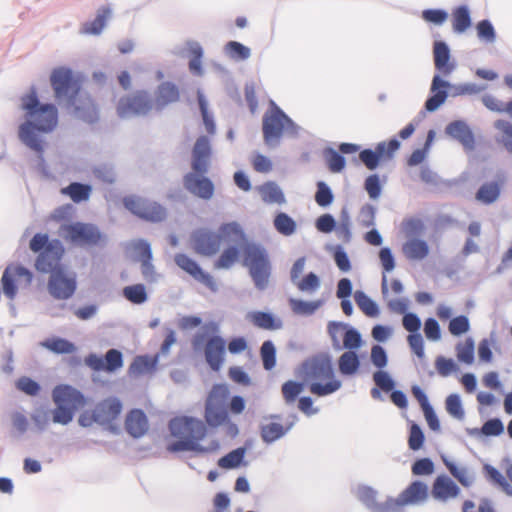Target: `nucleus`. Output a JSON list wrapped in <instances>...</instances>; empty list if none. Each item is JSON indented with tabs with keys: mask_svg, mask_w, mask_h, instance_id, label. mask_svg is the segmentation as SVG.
Returning <instances> with one entry per match:
<instances>
[{
	"mask_svg": "<svg viewBox=\"0 0 512 512\" xmlns=\"http://www.w3.org/2000/svg\"><path fill=\"white\" fill-rule=\"evenodd\" d=\"M222 239L240 244L243 265L259 290L268 286L271 275V262L267 251L258 244L248 242L241 226L236 222L220 226L219 234L207 229H198L191 236L192 249L201 256H213L221 247Z\"/></svg>",
	"mask_w": 512,
	"mask_h": 512,
	"instance_id": "1",
	"label": "nucleus"
},
{
	"mask_svg": "<svg viewBox=\"0 0 512 512\" xmlns=\"http://www.w3.org/2000/svg\"><path fill=\"white\" fill-rule=\"evenodd\" d=\"M22 109L29 119L19 127V138L39 155H42L44 143L38 138L37 131L50 132L58 123L57 109L53 104H40L35 89L22 97Z\"/></svg>",
	"mask_w": 512,
	"mask_h": 512,
	"instance_id": "2",
	"label": "nucleus"
},
{
	"mask_svg": "<svg viewBox=\"0 0 512 512\" xmlns=\"http://www.w3.org/2000/svg\"><path fill=\"white\" fill-rule=\"evenodd\" d=\"M169 430L173 437L178 438V441L168 445L167 449L170 452L194 451L205 453L219 447L216 441L208 448L199 444L207 434V426L200 419L187 416L173 418L169 422Z\"/></svg>",
	"mask_w": 512,
	"mask_h": 512,
	"instance_id": "3",
	"label": "nucleus"
},
{
	"mask_svg": "<svg viewBox=\"0 0 512 512\" xmlns=\"http://www.w3.org/2000/svg\"><path fill=\"white\" fill-rule=\"evenodd\" d=\"M210 155L209 139L205 136L199 137L193 148L192 169L194 172L187 173L183 179L184 186L190 193L206 200L213 196L214 185L210 179L200 175L208 171Z\"/></svg>",
	"mask_w": 512,
	"mask_h": 512,
	"instance_id": "4",
	"label": "nucleus"
},
{
	"mask_svg": "<svg viewBox=\"0 0 512 512\" xmlns=\"http://www.w3.org/2000/svg\"><path fill=\"white\" fill-rule=\"evenodd\" d=\"M303 378L311 382L309 390L313 395L323 397L338 391L341 381L335 377L331 358L317 355L302 364Z\"/></svg>",
	"mask_w": 512,
	"mask_h": 512,
	"instance_id": "5",
	"label": "nucleus"
},
{
	"mask_svg": "<svg viewBox=\"0 0 512 512\" xmlns=\"http://www.w3.org/2000/svg\"><path fill=\"white\" fill-rule=\"evenodd\" d=\"M29 249L37 254L34 267L40 273H52L63 268L65 248L59 239H50L46 233H36L29 242Z\"/></svg>",
	"mask_w": 512,
	"mask_h": 512,
	"instance_id": "6",
	"label": "nucleus"
},
{
	"mask_svg": "<svg viewBox=\"0 0 512 512\" xmlns=\"http://www.w3.org/2000/svg\"><path fill=\"white\" fill-rule=\"evenodd\" d=\"M229 394L230 391L227 385H214L206 399L204 417L209 426L219 427L221 425H228L231 434L235 435L238 432V428L231 422L226 407Z\"/></svg>",
	"mask_w": 512,
	"mask_h": 512,
	"instance_id": "7",
	"label": "nucleus"
},
{
	"mask_svg": "<svg viewBox=\"0 0 512 512\" xmlns=\"http://www.w3.org/2000/svg\"><path fill=\"white\" fill-rule=\"evenodd\" d=\"M52 399L56 408L52 412L54 423L66 425L72 421L74 412L86 403L84 396L69 385H58L53 389Z\"/></svg>",
	"mask_w": 512,
	"mask_h": 512,
	"instance_id": "8",
	"label": "nucleus"
},
{
	"mask_svg": "<svg viewBox=\"0 0 512 512\" xmlns=\"http://www.w3.org/2000/svg\"><path fill=\"white\" fill-rule=\"evenodd\" d=\"M33 273L20 264H9L1 277L3 293L13 300L19 289H27L33 281Z\"/></svg>",
	"mask_w": 512,
	"mask_h": 512,
	"instance_id": "9",
	"label": "nucleus"
},
{
	"mask_svg": "<svg viewBox=\"0 0 512 512\" xmlns=\"http://www.w3.org/2000/svg\"><path fill=\"white\" fill-rule=\"evenodd\" d=\"M51 86L57 99L67 97L69 102L81 92V79L66 67L55 68L50 75Z\"/></svg>",
	"mask_w": 512,
	"mask_h": 512,
	"instance_id": "10",
	"label": "nucleus"
},
{
	"mask_svg": "<svg viewBox=\"0 0 512 512\" xmlns=\"http://www.w3.org/2000/svg\"><path fill=\"white\" fill-rule=\"evenodd\" d=\"M123 203L131 213L146 221L161 222L167 215L162 205L141 197H125Z\"/></svg>",
	"mask_w": 512,
	"mask_h": 512,
	"instance_id": "11",
	"label": "nucleus"
},
{
	"mask_svg": "<svg viewBox=\"0 0 512 512\" xmlns=\"http://www.w3.org/2000/svg\"><path fill=\"white\" fill-rule=\"evenodd\" d=\"M154 105L148 92L140 90L131 96L123 97L117 104V114L121 118L149 113Z\"/></svg>",
	"mask_w": 512,
	"mask_h": 512,
	"instance_id": "12",
	"label": "nucleus"
},
{
	"mask_svg": "<svg viewBox=\"0 0 512 512\" xmlns=\"http://www.w3.org/2000/svg\"><path fill=\"white\" fill-rule=\"evenodd\" d=\"M62 230L65 239L74 245L92 246L101 240L99 229L92 224L77 222L63 226Z\"/></svg>",
	"mask_w": 512,
	"mask_h": 512,
	"instance_id": "13",
	"label": "nucleus"
},
{
	"mask_svg": "<svg viewBox=\"0 0 512 512\" xmlns=\"http://www.w3.org/2000/svg\"><path fill=\"white\" fill-rule=\"evenodd\" d=\"M292 125L291 119L279 108L274 107L263 117V136L267 144L278 141L284 130Z\"/></svg>",
	"mask_w": 512,
	"mask_h": 512,
	"instance_id": "14",
	"label": "nucleus"
},
{
	"mask_svg": "<svg viewBox=\"0 0 512 512\" xmlns=\"http://www.w3.org/2000/svg\"><path fill=\"white\" fill-rule=\"evenodd\" d=\"M399 147L400 143L396 139H391L388 142H380L376 145L375 150H362L359 154V158L367 169L374 170L381 161L392 159Z\"/></svg>",
	"mask_w": 512,
	"mask_h": 512,
	"instance_id": "15",
	"label": "nucleus"
},
{
	"mask_svg": "<svg viewBox=\"0 0 512 512\" xmlns=\"http://www.w3.org/2000/svg\"><path fill=\"white\" fill-rule=\"evenodd\" d=\"M48 290L56 299H69L75 293L76 279L74 276H68L64 268L58 269L51 273L48 281Z\"/></svg>",
	"mask_w": 512,
	"mask_h": 512,
	"instance_id": "16",
	"label": "nucleus"
},
{
	"mask_svg": "<svg viewBox=\"0 0 512 512\" xmlns=\"http://www.w3.org/2000/svg\"><path fill=\"white\" fill-rule=\"evenodd\" d=\"M176 265L189 274L196 281L204 284L211 291L217 290V283L213 276L202 270L200 265L191 257L184 253H178L174 256Z\"/></svg>",
	"mask_w": 512,
	"mask_h": 512,
	"instance_id": "17",
	"label": "nucleus"
},
{
	"mask_svg": "<svg viewBox=\"0 0 512 512\" xmlns=\"http://www.w3.org/2000/svg\"><path fill=\"white\" fill-rule=\"evenodd\" d=\"M85 363L94 371L114 372L123 366V358L120 351L110 349L104 358L96 354L88 355Z\"/></svg>",
	"mask_w": 512,
	"mask_h": 512,
	"instance_id": "18",
	"label": "nucleus"
},
{
	"mask_svg": "<svg viewBox=\"0 0 512 512\" xmlns=\"http://www.w3.org/2000/svg\"><path fill=\"white\" fill-rule=\"evenodd\" d=\"M226 341L220 336L210 337L204 345V356L209 367L218 371L224 363Z\"/></svg>",
	"mask_w": 512,
	"mask_h": 512,
	"instance_id": "19",
	"label": "nucleus"
},
{
	"mask_svg": "<svg viewBox=\"0 0 512 512\" xmlns=\"http://www.w3.org/2000/svg\"><path fill=\"white\" fill-rule=\"evenodd\" d=\"M76 116L84 122L94 123L99 119V109L94 100L86 93H79L69 102Z\"/></svg>",
	"mask_w": 512,
	"mask_h": 512,
	"instance_id": "20",
	"label": "nucleus"
},
{
	"mask_svg": "<svg viewBox=\"0 0 512 512\" xmlns=\"http://www.w3.org/2000/svg\"><path fill=\"white\" fill-rule=\"evenodd\" d=\"M99 424H111L122 412V403L115 397L102 400L96 406Z\"/></svg>",
	"mask_w": 512,
	"mask_h": 512,
	"instance_id": "21",
	"label": "nucleus"
},
{
	"mask_svg": "<svg viewBox=\"0 0 512 512\" xmlns=\"http://www.w3.org/2000/svg\"><path fill=\"white\" fill-rule=\"evenodd\" d=\"M460 493L456 483L446 475L438 476L432 486V496L439 501L446 502L451 498H456Z\"/></svg>",
	"mask_w": 512,
	"mask_h": 512,
	"instance_id": "22",
	"label": "nucleus"
},
{
	"mask_svg": "<svg viewBox=\"0 0 512 512\" xmlns=\"http://www.w3.org/2000/svg\"><path fill=\"white\" fill-rule=\"evenodd\" d=\"M345 330L343 336V345L347 349H356L361 345V335L360 333L353 329H346V326L341 323L331 322L328 325L329 334L334 343L338 342V335L341 334Z\"/></svg>",
	"mask_w": 512,
	"mask_h": 512,
	"instance_id": "23",
	"label": "nucleus"
},
{
	"mask_svg": "<svg viewBox=\"0 0 512 512\" xmlns=\"http://www.w3.org/2000/svg\"><path fill=\"white\" fill-rule=\"evenodd\" d=\"M148 419L141 409H132L126 416L125 429L134 438L142 437L148 431Z\"/></svg>",
	"mask_w": 512,
	"mask_h": 512,
	"instance_id": "24",
	"label": "nucleus"
},
{
	"mask_svg": "<svg viewBox=\"0 0 512 512\" xmlns=\"http://www.w3.org/2000/svg\"><path fill=\"white\" fill-rule=\"evenodd\" d=\"M449 83L440 78L439 75H435L432 80L431 92L433 95L429 97L425 103V108L432 112L438 109L446 100L448 94L446 89Z\"/></svg>",
	"mask_w": 512,
	"mask_h": 512,
	"instance_id": "25",
	"label": "nucleus"
},
{
	"mask_svg": "<svg viewBox=\"0 0 512 512\" xmlns=\"http://www.w3.org/2000/svg\"><path fill=\"white\" fill-rule=\"evenodd\" d=\"M180 99L179 88L171 82L161 83L155 93L154 105L157 109L175 103Z\"/></svg>",
	"mask_w": 512,
	"mask_h": 512,
	"instance_id": "26",
	"label": "nucleus"
},
{
	"mask_svg": "<svg viewBox=\"0 0 512 512\" xmlns=\"http://www.w3.org/2000/svg\"><path fill=\"white\" fill-rule=\"evenodd\" d=\"M435 68L444 76L449 75L455 68L450 62V51L446 43L437 41L433 47Z\"/></svg>",
	"mask_w": 512,
	"mask_h": 512,
	"instance_id": "27",
	"label": "nucleus"
},
{
	"mask_svg": "<svg viewBox=\"0 0 512 512\" xmlns=\"http://www.w3.org/2000/svg\"><path fill=\"white\" fill-rule=\"evenodd\" d=\"M428 498V486L421 481L412 482L402 493L399 499L404 505L418 504Z\"/></svg>",
	"mask_w": 512,
	"mask_h": 512,
	"instance_id": "28",
	"label": "nucleus"
},
{
	"mask_svg": "<svg viewBox=\"0 0 512 512\" xmlns=\"http://www.w3.org/2000/svg\"><path fill=\"white\" fill-rule=\"evenodd\" d=\"M446 133L458 140L465 148L472 149L474 136L468 125L462 121H454L446 127Z\"/></svg>",
	"mask_w": 512,
	"mask_h": 512,
	"instance_id": "29",
	"label": "nucleus"
},
{
	"mask_svg": "<svg viewBox=\"0 0 512 512\" xmlns=\"http://www.w3.org/2000/svg\"><path fill=\"white\" fill-rule=\"evenodd\" d=\"M402 252L408 260L419 261L428 256L429 246L424 240L412 238L403 244Z\"/></svg>",
	"mask_w": 512,
	"mask_h": 512,
	"instance_id": "30",
	"label": "nucleus"
},
{
	"mask_svg": "<svg viewBox=\"0 0 512 512\" xmlns=\"http://www.w3.org/2000/svg\"><path fill=\"white\" fill-rule=\"evenodd\" d=\"M248 319L258 328L265 330H276L281 328L282 323L272 314L255 311L248 314Z\"/></svg>",
	"mask_w": 512,
	"mask_h": 512,
	"instance_id": "31",
	"label": "nucleus"
},
{
	"mask_svg": "<svg viewBox=\"0 0 512 512\" xmlns=\"http://www.w3.org/2000/svg\"><path fill=\"white\" fill-rule=\"evenodd\" d=\"M92 188L90 185L73 182L67 187L61 189V193L68 195L75 203H80L89 199Z\"/></svg>",
	"mask_w": 512,
	"mask_h": 512,
	"instance_id": "32",
	"label": "nucleus"
},
{
	"mask_svg": "<svg viewBox=\"0 0 512 512\" xmlns=\"http://www.w3.org/2000/svg\"><path fill=\"white\" fill-rule=\"evenodd\" d=\"M139 260L142 263V274L149 277L153 273V265L151 264L152 253L150 245L145 241H139L134 246Z\"/></svg>",
	"mask_w": 512,
	"mask_h": 512,
	"instance_id": "33",
	"label": "nucleus"
},
{
	"mask_svg": "<svg viewBox=\"0 0 512 512\" xmlns=\"http://www.w3.org/2000/svg\"><path fill=\"white\" fill-rule=\"evenodd\" d=\"M471 26L470 12L466 6H459L452 12V27L456 33H463Z\"/></svg>",
	"mask_w": 512,
	"mask_h": 512,
	"instance_id": "34",
	"label": "nucleus"
},
{
	"mask_svg": "<svg viewBox=\"0 0 512 512\" xmlns=\"http://www.w3.org/2000/svg\"><path fill=\"white\" fill-rule=\"evenodd\" d=\"M500 190L501 187L498 182L484 183L476 193V200L483 204H491L498 199Z\"/></svg>",
	"mask_w": 512,
	"mask_h": 512,
	"instance_id": "35",
	"label": "nucleus"
},
{
	"mask_svg": "<svg viewBox=\"0 0 512 512\" xmlns=\"http://www.w3.org/2000/svg\"><path fill=\"white\" fill-rule=\"evenodd\" d=\"M259 191L262 200L266 203L283 204L285 202V197L282 190L274 182H267L263 184L259 188Z\"/></svg>",
	"mask_w": 512,
	"mask_h": 512,
	"instance_id": "36",
	"label": "nucleus"
},
{
	"mask_svg": "<svg viewBox=\"0 0 512 512\" xmlns=\"http://www.w3.org/2000/svg\"><path fill=\"white\" fill-rule=\"evenodd\" d=\"M111 11L108 7L99 9L96 18L83 25V33L85 34H99L105 27L107 19L110 17Z\"/></svg>",
	"mask_w": 512,
	"mask_h": 512,
	"instance_id": "37",
	"label": "nucleus"
},
{
	"mask_svg": "<svg viewBox=\"0 0 512 512\" xmlns=\"http://www.w3.org/2000/svg\"><path fill=\"white\" fill-rule=\"evenodd\" d=\"M288 428H285L279 422H268L261 426V437L264 442L272 443L281 438L287 432Z\"/></svg>",
	"mask_w": 512,
	"mask_h": 512,
	"instance_id": "38",
	"label": "nucleus"
},
{
	"mask_svg": "<svg viewBox=\"0 0 512 512\" xmlns=\"http://www.w3.org/2000/svg\"><path fill=\"white\" fill-rule=\"evenodd\" d=\"M42 346L56 354H71L76 350L72 342L59 337H52L45 340Z\"/></svg>",
	"mask_w": 512,
	"mask_h": 512,
	"instance_id": "39",
	"label": "nucleus"
},
{
	"mask_svg": "<svg viewBox=\"0 0 512 512\" xmlns=\"http://www.w3.org/2000/svg\"><path fill=\"white\" fill-rule=\"evenodd\" d=\"M338 366L342 374L352 375L359 369L360 361L355 352L347 351L340 356Z\"/></svg>",
	"mask_w": 512,
	"mask_h": 512,
	"instance_id": "40",
	"label": "nucleus"
},
{
	"mask_svg": "<svg viewBox=\"0 0 512 512\" xmlns=\"http://www.w3.org/2000/svg\"><path fill=\"white\" fill-rule=\"evenodd\" d=\"M156 359L148 356H138L132 362L129 371L135 376L152 373L156 369Z\"/></svg>",
	"mask_w": 512,
	"mask_h": 512,
	"instance_id": "41",
	"label": "nucleus"
},
{
	"mask_svg": "<svg viewBox=\"0 0 512 512\" xmlns=\"http://www.w3.org/2000/svg\"><path fill=\"white\" fill-rule=\"evenodd\" d=\"M354 299L360 310L369 317H376L379 314L376 303L369 298L363 291H356Z\"/></svg>",
	"mask_w": 512,
	"mask_h": 512,
	"instance_id": "42",
	"label": "nucleus"
},
{
	"mask_svg": "<svg viewBox=\"0 0 512 512\" xmlns=\"http://www.w3.org/2000/svg\"><path fill=\"white\" fill-rule=\"evenodd\" d=\"M260 356L265 370H272L276 365V349L272 341H264L260 348Z\"/></svg>",
	"mask_w": 512,
	"mask_h": 512,
	"instance_id": "43",
	"label": "nucleus"
},
{
	"mask_svg": "<svg viewBox=\"0 0 512 512\" xmlns=\"http://www.w3.org/2000/svg\"><path fill=\"white\" fill-rule=\"evenodd\" d=\"M239 258V250L234 247L230 246L226 248L220 257L215 261L214 268L215 269H229L234 265V263Z\"/></svg>",
	"mask_w": 512,
	"mask_h": 512,
	"instance_id": "44",
	"label": "nucleus"
},
{
	"mask_svg": "<svg viewBox=\"0 0 512 512\" xmlns=\"http://www.w3.org/2000/svg\"><path fill=\"white\" fill-rule=\"evenodd\" d=\"M494 127L500 133L499 142H501L504 147L512 153V123L507 120H497L494 123Z\"/></svg>",
	"mask_w": 512,
	"mask_h": 512,
	"instance_id": "45",
	"label": "nucleus"
},
{
	"mask_svg": "<svg viewBox=\"0 0 512 512\" xmlns=\"http://www.w3.org/2000/svg\"><path fill=\"white\" fill-rule=\"evenodd\" d=\"M124 297L134 304H142L147 300V293L143 284L126 286L123 289Z\"/></svg>",
	"mask_w": 512,
	"mask_h": 512,
	"instance_id": "46",
	"label": "nucleus"
},
{
	"mask_svg": "<svg viewBox=\"0 0 512 512\" xmlns=\"http://www.w3.org/2000/svg\"><path fill=\"white\" fill-rule=\"evenodd\" d=\"M245 456V449L244 448H237L231 452H229L227 455L223 456L218 461V466L224 469H232L238 467Z\"/></svg>",
	"mask_w": 512,
	"mask_h": 512,
	"instance_id": "47",
	"label": "nucleus"
},
{
	"mask_svg": "<svg viewBox=\"0 0 512 512\" xmlns=\"http://www.w3.org/2000/svg\"><path fill=\"white\" fill-rule=\"evenodd\" d=\"M276 230L286 236L293 234L296 230L295 221L286 213H279L274 219Z\"/></svg>",
	"mask_w": 512,
	"mask_h": 512,
	"instance_id": "48",
	"label": "nucleus"
},
{
	"mask_svg": "<svg viewBox=\"0 0 512 512\" xmlns=\"http://www.w3.org/2000/svg\"><path fill=\"white\" fill-rule=\"evenodd\" d=\"M457 358L465 364H472L474 361V341L467 338L464 342L459 343L456 347Z\"/></svg>",
	"mask_w": 512,
	"mask_h": 512,
	"instance_id": "49",
	"label": "nucleus"
},
{
	"mask_svg": "<svg viewBox=\"0 0 512 512\" xmlns=\"http://www.w3.org/2000/svg\"><path fill=\"white\" fill-rule=\"evenodd\" d=\"M484 469L488 479L499 485L508 496L512 497V486L506 478L493 466L486 465Z\"/></svg>",
	"mask_w": 512,
	"mask_h": 512,
	"instance_id": "50",
	"label": "nucleus"
},
{
	"mask_svg": "<svg viewBox=\"0 0 512 512\" xmlns=\"http://www.w3.org/2000/svg\"><path fill=\"white\" fill-rule=\"evenodd\" d=\"M304 384L289 380L282 385L281 391L286 403L295 402L299 394L303 391Z\"/></svg>",
	"mask_w": 512,
	"mask_h": 512,
	"instance_id": "51",
	"label": "nucleus"
},
{
	"mask_svg": "<svg viewBox=\"0 0 512 512\" xmlns=\"http://www.w3.org/2000/svg\"><path fill=\"white\" fill-rule=\"evenodd\" d=\"M334 196L329 186L319 181L317 183V191L315 193V201L321 207H327L333 202Z\"/></svg>",
	"mask_w": 512,
	"mask_h": 512,
	"instance_id": "52",
	"label": "nucleus"
},
{
	"mask_svg": "<svg viewBox=\"0 0 512 512\" xmlns=\"http://www.w3.org/2000/svg\"><path fill=\"white\" fill-rule=\"evenodd\" d=\"M470 329L469 319L465 315L452 318L448 325L449 332L454 336H460Z\"/></svg>",
	"mask_w": 512,
	"mask_h": 512,
	"instance_id": "53",
	"label": "nucleus"
},
{
	"mask_svg": "<svg viewBox=\"0 0 512 512\" xmlns=\"http://www.w3.org/2000/svg\"><path fill=\"white\" fill-rule=\"evenodd\" d=\"M226 52L236 60H246L250 57V49L240 42L230 41L226 45Z\"/></svg>",
	"mask_w": 512,
	"mask_h": 512,
	"instance_id": "54",
	"label": "nucleus"
},
{
	"mask_svg": "<svg viewBox=\"0 0 512 512\" xmlns=\"http://www.w3.org/2000/svg\"><path fill=\"white\" fill-rule=\"evenodd\" d=\"M295 284L302 292H314L319 288L320 280L315 273L310 272L302 279H298Z\"/></svg>",
	"mask_w": 512,
	"mask_h": 512,
	"instance_id": "55",
	"label": "nucleus"
},
{
	"mask_svg": "<svg viewBox=\"0 0 512 512\" xmlns=\"http://www.w3.org/2000/svg\"><path fill=\"white\" fill-rule=\"evenodd\" d=\"M290 305L294 313L302 315L313 314L320 306L319 302H306L303 300L291 299Z\"/></svg>",
	"mask_w": 512,
	"mask_h": 512,
	"instance_id": "56",
	"label": "nucleus"
},
{
	"mask_svg": "<svg viewBox=\"0 0 512 512\" xmlns=\"http://www.w3.org/2000/svg\"><path fill=\"white\" fill-rule=\"evenodd\" d=\"M335 230L338 238L343 242L348 243L351 240V221L346 212H342L340 223Z\"/></svg>",
	"mask_w": 512,
	"mask_h": 512,
	"instance_id": "57",
	"label": "nucleus"
},
{
	"mask_svg": "<svg viewBox=\"0 0 512 512\" xmlns=\"http://www.w3.org/2000/svg\"><path fill=\"white\" fill-rule=\"evenodd\" d=\"M446 410L447 412L457 419H463L464 410L459 395L451 394L446 398Z\"/></svg>",
	"mask_w": 512,
	"mask_h": 512,
	"instance_id": "58",
	"label": "nucleus"
},
{
	"mask_svg": "<svg viewBox=\"0 0 512 512\" xmlns=\"http://www.w3.org/2000/svg\"><path fill=\"white\" fill-rule=\"evenodd\" d=\"M16 388L29 396H36L40 391V385L26 376L20 377L16 381Z\"/></svg>",
	"mask_w": 512,
	"mask_h": 512,
	"instance_id": "59",
	"label": "nucleus"
},
{
	"mask_svg": "<svg viewBox=\"0 0 512 512\" xmlns=\"http://www.w3.org/2000/svg\"><path fill=\"white\" fill-rule=\"evenodd\" d=\"M424 434L417 424H412L408 438V446L411 450H419L424 443Z\"/></svg>",
	"mask_w": 512,
	"mask_h": 512,
	"instance_id": "60",
	"label": "nucleus"
},
{
	"mask_svg": "<svg viewBox=\"0 0 512 512\" xmlns=\"http://www.w3.org/2000/svg\"><path fill=\"white\" fill-rule=\"evenodd\" d=\"M326 160L329 170L333 173H338L345 167L344 157L332 149L327 152Z\"/></svg>",
	"mask_w": 512,
	"mask_h": 512,
	"instance_id": "61",
	"label": "nucleus"
},
{
	"mask_svg": "<svg viewBox=\"0 0 512 512\" xmlns=\"http://www.w3.org/2000/svg\"><path fill=\"white\" fill-rule=\"evenodd\" d=\"M405 505L399 499L389 498L384 503H379L373 507V512H403Z\"/></svg>",
	"mask_w": 512,
	"mask_h": 512,
	"instance_id": "62",
	"label": "nucleus"
},
{
	"mask_svg": "<svg viewBox=\"0 0 512 512\" xmlns=\"http://www.w3.org/2000/svg\"><path fill=\"white\" fill-rule=\"evenodd\" d=\"M376 495V491L367 486L360 487L357 491L358 499L372 511L373 507L379 504L376 502Z\"/></svg>",
	"mask_w": 512,
	"mask_h": 512,
	"instance_id": "63",
	"label": "nucleus"
},
{
	"mask_svg": "<svg viewBox=\"0 0 512 512\" xmlns=\"http://www.w3.org/2000/svg\"><path fill=\"white\" fill-rule=\"evenodd\" d=\"M190 52H191L192 58L189 61V70L194 75L201 76L203 73L202 64H201V59H202V54H203L202 48L197 45V46L191 48Z\"/></svg>",
	"mask_w": 512,
	"mask_h": 512,
	"instance_id": "64",
	"label": "nucleus"
}]
</instances>
